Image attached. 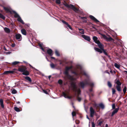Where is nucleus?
Listing matches in <instances>:
<instances>
[{"label":"nucleus","mask_w":127,"mask_h":127,"mask_svg":"<svg viewBox=\"0 0 127 127\" xmlns=\"http://www.w3.org/2000/svg\"><path fill=\"white\" fill-rule=\"evenodd\" d=\"M71 89L75 92V95L77 97V100L79 101H80L81 98L79 96L80 92V89L77 87L75 83L73 82L71 83Z\"/></svg>","instance_id":"obj_1"},{"label":"nucleus","mask_w":127,"mask_h":127,"mask_svg":"<svg viewBox=\"0 0 127 127\" xmlns=\"http://www.w3.org/2000/svg\"><path fill=\"white\" fill-rule=\"evenodd\" d=\"M77 67L79 70V71L77 70L76 72H73V73L75 74L76 75H78L81 74L85 75L87 77H88V75L82 69V67L81 65H78L77 66Z\"/></svg>","instance_id":"obj_2"},{"label":"nucleus","mask_w":127,"mask_h":127,"mask_svg":"<svg viewBox=\"0 0 127 127\" xmlns=\"http://www.w3.org/2000/svg\"><path fill=\"white\" fill-rule=\"evenodd\" d=\"M88 84H89L91 87L94 86V84L92 83L91 82L89 79L85 80L84 82H81L79 85L81 87L84 88V86Z\"/></svg>","instance_id":"obj_3"},{"label":"nucleus","mask_w":127,"mask_h":127,"mask_svg":"<svg viewBox=\"0 0 127 127\" xmlns=\"http://www.w3.org/2000/svg\"><path fill=\"white\" fill-rule=\"evenodd\" d=\"M72 68L71 67H66L65 68V70L64 72V74H65V76L68 79H69L71 80H73L75 79H74L73 77L69 75L68 74V71L71 68Z\"/></svg>","instance_id":"obj_4"},{"label":"nucleus","mask_w":127,"mask_h":127,"mask_svg":"<svg viewBox=\"0 0 127 127\" xmlns=\"http://www.w3.org/2000/svg\"><path fill=\"white\" fill-rule=\"evenodd\" d=\"M27 68L25 67H22L18 68V71L23 72L22 74L25 75H28L29 74V72L27 70Z\"/></svg>","instance_id":"obj_5"},{"label":"nucleus","mask_w":127,"mask_h":127,"mask_svg":"<svg viewBox=\"0 0 127 127\" xmlns=\"http://www.w3.org/2000/svg\"><path fill=\"white\" fill-rule=\"evenodd\" d=\"M64 5L67 8L72 9L76 12H77L79 11L78 9L75 7V6L72 4H68L67 3H65L64 4Z\"/></svg>","instance_id":"obj_6"},{"label":"nucleus","mask_w":127,"mask_h":127,"mask_svg":"<svg viewBox=\"0 0 127 127\" xmlns=\"http://www.w3.org/2000/svg\"><path fill=\"white\" fill-rule=\"evenodd\" d=\"M14 17L16 18H17V20L18 21L20 22L23 24H24V23L23 21L21 19L20 17L19 16V15L16 12H14Z\"/></svg>","instance_id":"obj_7"},{"label":"nucleus","mask_w":127,"mask_h":127,"mask_svg":"<svg viewBox=\"0 0 127 127\" xmlns=\"http://www.w3.org/2000/svg\"><path fill=\"white\" fill-rule=\"evenodd\" d=\"M15 37L16 39L19 41H20L21 40L22 37L21 35L20 34H16Z\"/></svg>","instance_id":"obj_8"},{"label":"nucleus","mask_w":127,"mask_h":127,"mask_svg":"<svg viewBox=\"0 0 127 127\" xmlns=\"http://www.w3.org/2000/svg\"><path fill=\"white\" fill-rule=\"evenodd\" d=\"M90 115L91 117H92L95 114V111L93 108L91 107L90 108Z\"/></svg>","instance_id":"obj_9"},{"label":"nucleus","mask_w":127,"mask_h":127,"mask_svg":"<svg viewBox=\"0 0 127 127\" xmlns=\"http://www.w3.org/2000/svg\"><path fill=\"white\" fill-rule=\"evenodd\" d=\"M82 36L86 40H87L89 41H90L91 39L89 36L86 35H83Z\"/></svg>","instance_id":"obj_10"},{"label":"nucleus","mask_w":127,"mask_h":127,"mask_svg":"<svg viewBox=\"0 0 127 127\" xmlns=\"http://www.w3.org/2000/svg\"><path fill=\"white\" fill-rule=\"evenodd\" d=\"M98 47L101 50H104V45L101 43L100 42L97 43Z\"/></svg>","instance_id":"obj_11"},{"label":"nucleus","mask_w":127,"mask_h":127,"mask_svg":"<svg viewBox=\"0 0 127 127\" xmlns=\"http://www.w3.org/2000/svg\"><path fill=\"white\" fill-rule=\"evenodd\" d=\"M63 95L65 98H68V99H71L72 98V97L71 96H68L67 94L64 92H63Z\"/></svg>","instance_id":"obj_12"},{"label":"nucleus","mask_w":127,"mask_h":127,"mask_svg":"<svg viewBox=\"0 0 127 127\" xmlns=\"http://www.w3.org/2000/svg\"><path fill=\"white\" fill-rule=\"evenodd\" d=\"M62 21L63 23L65 24L70 29L72 30V28L67 22L63 20H62Z\"/></svg>","instance_id":"obj_13"},{"label":"nucleus","mask_w":127,"mask_h":127,"mask_svg":"<svg viewBox=\"0 0 127 127\" xmlns=\"http://www.w3.org/2000/svg\"><path fill=\"white\" fill-rule=\"evenodd\" d=\"M93 39L94 40V41L95 42V43L96 44L99 43V42H100L99 40H98L97 38L95 36H93Z\"/></svg>","instance_id":"obj_14"},{"label":"nucleus","mask_w":127,"mask_h":127,"mask_svg":"<svg viewBox=\"0 0 127 127\" xmlns=\"http://www.w3.org/2000/svg\"><path fill=\"white\" fill-rule=\"evenodd\" d=\"M90 18L93 20L96 23L99 22V21L97 20L96 18H95L92 15H90L89 16Z\"/></svg>","instance_id":"obj_15"},{"label":"nucleus","mask_w":127,"mask_h":127,"mask_svg":"<svg viewBox=\"0 0 127 127\" xmlns=\"http://www.w3.org/2000/svg\"><path fill=\"white\" fill-rule=\"evenodd\" d=\"M119 107H118L116 108L114 110L112 113L111 116H113L115 114L117 113L119 110Z\"/></svg>","instance_id":"obj_16"},{"label":"nucleus","mask_w":127,"mask_h":127,"mask_svg":"<svg viewBox=\"0 0 127 127\" xmlns=\"http://www.w3.org/2000/svg\"><path fill=\"white\" fill-rule=\"evenodd\" d=\"M48 53L50 55L52 56L53 55L52 51L51 49H49L47 50Z\"/></svg>","instance_id":"obj_17"},{"label":"nucleus","mask_w":127,"mask_h":127,"mask_svg":"<svg viewBox=\"0 0 127 127\" xmlns=\"http://www.w3.org/2000/svg\"><path fill=\"white\" fill-rule=\"evenodd\" d=\"M94 49L96 51L99 52L100 53H101L102 52V50L101 49H100L97 48L95 47L94 48Z\"/></svg>","instance_id":"obj_18"},{"label":"nucleus","mask_w":127,"mask_h":127,"mask_svg":"<svg viewBox=\"0 0 127 127\" xmlns=\"http://www.w3.org/2000/svg\"><path fill=\"white\" fill-rule=\"evenodd\" d=\"M4 31L7 33H9L10 32V30L9 29L7 28H4Z\"/></svg>","instance_id":"obj_19"},{"label":"nucleus","mask_w":127,"mask_h":127,"mask_svg":"<svg viewBox=\"0 0 127 127\" xmlns=\"http://www.w3.org/2000/svg\"><path fill=\"white\" fill-rule=\"evenodd\" d=\"M0 103L1 107L2 108H4V106L3 104V101L1 99H0Z\"/></svg>","instance_id":"obj_20"},{"label":"nucleus","mask_w":127,"mask_h":127,"mask_svg":"<svg viewBox=\"0 0 127 127\" xmlns=\"http://www.w3.org/2000/svg\"><path fill=\"white\" fill-rule=\"evenodd\" d=\"M22 33L23 35H26V32L25 29H22L21 30Z\"/></svg>","instance_id":"obj_21"},{"label":"nucleus","mask_w":127,"mask_h":127,"mask_svg":"<svg viewBox=\"0 0 127 127\" xmlns=\"http://www.w3.org/2000/svg\"><path fill=\"white\" fill-rule=\"evenodd\" d=\"M3 8L5 11L7 12H8L10 11V7H3Z\"/></svg>","instance_id":"obj_22"},{"label":"nucleus","mask_w":127,"mask_h":127,"mask_svg":"<svg viewBox=\"0 0 127 127\" xmlns=\"http://www.w3.org/2000/svg\"><path fill=\"white\" fill-rule=\"evenodd\" d=\"M115 83L117 85V86H120L121 85V83L120 82L119 80H117Z\"/></svg>","instance_id":"obj_23"},{"label":"nucleus","mask_w":127,"mask_h":127,"mask_svg":"<svg viewBox=\"0 0 127 127\" xmlns=\"http://www.w3.org/2000/svg\"><path fill=\"white\" fill-rule=\"evenodd\" d=\"M116 88L117 91L119 92H120L121 91V87L120 86H116Z\"/></svg>","instance_id":"obj_24"},{"label":"nucleus","mask_w":127,"mask_h":127,"mask_svg":"<svg viewBox=\"0 0 127 127\" xmlns=\"http://www.w3.org/2000/svg\"><path fill=\"white\" fill-rule=\"evenodd\" d=\"M79 30L80 31V33L81 34H83L84 33V30L82 29H79Z\"/></svg>","instance_id":"obj_25"},{"label":"nucleus","mask_w":127,"mask_h":127,"mask_svg":"<svg viewBox=\"0 0 127 127\" xmlns=\"http://www.w3.org/2000/svg\"><path fill=\"white\" fill-rule=\"evenodd\" d=\"M112 38L110 37H107L105 39V40H106L107 41H110L112 40Z\"/></svg>","instance_id":"obj_26"},{"label":"nucleus","mask_w":127,"mask_h":127,"mask_svg":"<svg viewBox=\"0 0 127 127\" xmlns=\"http://www.w3.org/2000/svg\"><path fill=\"white\" fill-rule=\"evenodd\" d=\"M25 79L27 80L29 82H31V78L29 77H25Z\"/></svg>","instance_id":"obj_27"},{"label":"nucleus","mask_w":127,"mask_h":127,"mask_svg":"<svg viewBox=\"0 0 127 127\" xmlns=\"http://www.w3.org/2000/svg\"><path fill=\"white\" fill-rule=\"evenodd\" d=\"M115 66L117 68L119 69L120 68V65L117 64L115 63L114 64Z\"/></svg>","instance_id":"obj_28"},{"label":"nucleus","mask_w":127,"mask_h":127,"mask_svg":"<svg viewBox=\"0 0 127 127\" xmlns=\"http://www.w3.org/2000/svg\"><path fill=\"white\" fill-rule=\"evenodd\" d=\"M99 106L102 109L104 108V105L102 103H101L99 105Z\"/></svg>","instance_id":"obj_29"},{"label":"nucleus","mask_w":127,"mask_h":127,"mask_svg":"<svg viewBox=\"0 0 127 127\" xmlns=\"http://www.w3.org/2000/svg\"><path fill=\"white\" fill-rule=\"evenodd\" d=\"M17 93V92L14 89H13L12 91V93L13 94H15L16 93Z\"/></svg>","instance_id":"obj_30"},{"label":"nucleus","mask_w":127,"mask_h":127,"mask_svg":"<svg viewBox=\"0 0 127 127\" xmlns=\"http://www.w3.org/2000/svg\"><path fill=\"white\" fill-rule=\"evenodd\" d=\"M0 18L3 19H4L5 18V17L1 13H0Z\"/></svg>","instance_id":"obj_31"},{"label":"nucleus","mask_w":127,"mask_h":127,"mask_svg":"<svg viewBox=\"0 0 127 127\" xmlns=\"http://www.w3.org/2000/svg\"><path fill=\"white\" fill-rule=\"evenodd\" d=\"M51 67L52 68H54L55 66V65L53 63H51L50 64Z\"/></svg>","instance_id":"obj_32"},{"label":"nucleus","mask_w":127,"mask_h":127,"mask_svg":"<svg viewBox=\"0 0 127 127\" xmlns=\"http://www.w3.org/2000/svg\"><path fill=\"white\" fill-rule=\"evenodd\" d=\"M126 91L127 88L125 86L124 87L123 90V91L124 94H125L126 93Z\"/></svg>","instance_id":"obj_33"},{"label":"nucleus","mask_w":127,"mask_h":127,"mask_svg":"<svg viewBox=\"0 0 127 127\" xmlns=\"http://www.w3.org/2000/svg\"><path fill=\"white\" fill-rule=\"evenodd\" d=\"M19 63V62L15 61L12 63V64L13 65H15Z\"/></svg>","instance_id":"obj_34"},{"label":"nucleus","mask_w":127,"mask_h":127,"mask_svg":"<svg viewBox=\"0 0 127 127\" xmlns=\"http://www.w3.org/2000/svg\"><path fill=\"white\" fill-rule=\"evenodd\" d=\"M108 85L109 87H111L112 86L111 83L109 81L108 82Z\"/></svg>","instance_id":"obj_35"},{"label":"nucleus","mask_w":127,"mask_h":127,"mask_svg":"<svg viewBox=\"0 0 127 127\" xmlns=\"http://www.w3.org/2000/svg\"><path fill=\"white\" fill-rule=\"evenodd\" d=\"M14 109L16 111L19 112V108L17 107H14Z\"/></svg>","instance_id":"obj_36"},{"label":"nucleus","mask_w":127,"mask_h":127,"mask_svg":"<svg viewBox=\"0 0 127 127\" xmlns=\"http://www.w3.org/2000/svg\"><path fill=\"white\" fill-rule=\"evenodd\" d=\"M56 3L58 4H60L61 3L60 0H56Z\"/></svg>","instance_id":"obj_37"},{"label":"nucleus","mask_w":127,"mask_h":127,"mask_svg":"<svg viewBox=\"0 0 127 127\" xmlns=\"http://www.w3.org/2000/svg\"><path fill=\"white\" fill-rule=\"evenodd\" d=\"M81 18L83 19L84 20L83 21L84 22H87V19L85 17H82Z\"/></svg>","instance_id":"obj_38"},{"label":"nucleus","mask_w":127,"mask_h":127,"mask_svg":"<svg viewBox=\"0 0 127 127\" xmlns=\"http://www.w3.org/2000/svg\"><path fill=\"white\" fill-rule=\"evenodd\" d=\"M55 53L56 55L58 56H59L60 55L57 50H56L55 51Z\"/></svg>","instance_id":"obj_39"},{"label":"nucleus","mask_w":127,"mask_h":127,"mask_svg":"<svg viewBox=\"0 0 127 127\" xmlns=\"http://www.w3.org/2000/svg\"><path fill=\"white\" fill-rule=\"evenodd\" d=\"M58 82L60 85L62 83V81L61 80H59L58 81Z\"/></svg>","instance_id":"obj_40"},{"label":"nucleus","mask_w":127,"mask_h":127,"mask_svg":"<svg viewBox=\"0 0 127 127\" xmlns=\"http://www.w3.org/2000/svg\"><path fill=\"white\" fill-rule=\"evenodd\" d=\"M72 115L73 117L75 116L76 115V113L74 111L72 112Z\"/></svg>","instance_id":"obj_41"},{"label":"nucleus","mask_w":127,"mask_h":127,"mask_svg":"<svg viewBox=\"0 0 127 127\" xmlns=\"http://www.w3.org/2000/svg\"><path fill=\"white\" fill-rule=\"evenodd\" d=\"M102 51H103L104 54L106 55H107V53L105 52V50L104 49V50H102Z\"/></svg>","instance_id":"obj_42"},{"label":"nucleus","mask_w":127,"mask_h":127,"mask_svg":"<svg viewBox=\"0 0 127 127\" xmlns=\"http://www.w3.org/2000/svg\"><path fill=\"white\" fill-rule=\"evenodd\" d=\"M4 73L5 74H9V71H5L4 72Z\"/></svg>","instance_id":"obj_43"},{"label":"nucleus","mask_w":127,"mask_h":127,"mask_svg":"<svg viewBox=\"0 0 127 127\" xmlns=\"http://www.w3.org/2000/svg\"><path fill=\"white\" fill-rule=\"evenodd\" d=\"M112 94H114L115 92L116 91L113 88L112 89Z\"/></svg>","instance_id":"obj_44"},{"label":"nucleus","mask_w":127,"mask_h":127,"mask_svg":"<svg viewBox=\"0 0 127 127\" xmlns=\"http://www.w3.org/2000/svg\"><path fill=\"white\" fill-rule=\"evenodd\" d=\"M115 104H113L112 105V108L113 109H114L115 108Z\"/></svg>","instance_id":"obj_45"},{"label":"nucleus","mask_w":127,"mask_h":127,"mask_svg":"<svg viewBox=\"0 0 127 127\" xmlns=\"http://www.w3.org/2000/svg\"><path fill=\"white\" fill-rule=\"evenodd\" d=\"M11 52H5V53L6 55L9 54L11 53Z\"/></svg>","instance_id":"obj_46"},{"label":"nucleus","mask_w":127,"mask_h":127,"mask_svg":"<svg viewBox=\"0 0 127 127\" xmlns=\"http://www.w3.org/2000/svg\"><path fill=\"white\" fill-rule=\"evenodd\" d=\"M103 37L105 39L107 37L104 35H102Z\"/></svg>","instance_id":"obj_47"},{"label":"nucleus","mask_w":127,"mask_h":127,"mask_svg":"<svg viewBox=\"0 0 127 127\" xmlns=\"http://www.w3.org/2000/svg\"><path fill=\"white\" fill-rule=\"evenodd\" d=\"M15 43H13V44H12L11 45V46L12 47H13L15 46Z\"/></svg>","instance_id":"obj_48"},{"label":"nucleus","mask_w":127,"mask_h":127,"mask_svg":"<svg viewBox=\"0 0 127 127\" xmlns=\"http://www.w3.org/2000/svg\"><path fill=\"white\" fill-rule=\"evenodd\" d=\"M92 127H95V125L93 122L92 123Z\"/></svg>","instance_id":"obj_49"},{"label":"nucleus","mask_w":127,"mask_h":127,"mask_svg":"<svg viewBox=\"0 0 127 127\" xmlns=\"http://www.w3.org/2000/svg\"><path fill=\"white\" fill-rule=\"evenodd\" d=\"M14 72L13 71H9V73H13Z\"/></svg>","instance_id":"obj_50"},{"label":"nucleus","mask_w":127,"mask_h":127,"mask_svg":"<svg viewBox=\"0 0 127 127\" xmlns=\"http://www.w3.org/2000/svg\"><path fill=\"white\" fill-rule=\"evenodd\" d=\"M39 46L41 47V49L42 50V51H44V49L42 47L41 45L40 44L39 45Z\"/></svg>","instance_id":"obj_51"},{"label":"nucleus","mask_w":127,"mask_h":127,"mask_svg":"<svg viewBox=\"0 0 127 127\" xmlns=\"http://www.w3.org/2000/svg\"><path fill=\"white\" fill-rule=\"evenodd\" d=\"M102 123V121H99L98 123V125H100Z\"/></svg>","instance_id":"obj_52"},{"label":"nucleus","mask_w":127,"mask_h":127,"mask_svg":"<svg viewBox=\"0 0 127 127\" xmlns=\"http://www.w3.org/2000/svg\"><path fill=\"white\" fill-rule=\"evenodd\" d=\"M75 122L76 124H78L79 123V121L78 120H76L75 121Z\"/></svg>","instance_id":"obj_53"},{"label":"nucleus","mask_w":127,"mask_h":127,"mask_svg":"<svg viewBox=\"0 0 127 127\" xmlns=\"http://www.w3.org/2000/svg\"><path fill=\"white\" fill-rule=\"evenodd\" d=\"M43 92H44V93H45V94H48V93L47 92L45 91V90H43Z\"/></svg>","instance_id":"obj_54"},{"label":"nucleus","mask_w":127,"mask_h":127,"mask_svg":"<svg viewBox=\"0 0 127 127\" xmlns=\"http://www.w3.org/2000/svg\"><path fill=\"white\" fill-rule=\"evenodd\" d=\"M51 77V75H49L48 76V78L49 80L50 79V78Z\"/></svg>","instance_id":"obj_55"},{"label":"nucleus","mask_w":127,"mask_h":127,"mask_svg":"<svg viewBox=\"0 0 127 127\" xmlns=\"http://www.w3.org/2000/svg\"><path fill=\"white\" fill-rule=\"evenodd\" d=\"M108 125L107 124H106L105 126V127H108Z\"/></svg>","instance_id":"obj_56"},{"label":"nucleus","mask_w":127,"mask_h":127,"mask_svg":"<svg viewBox=\"0 0 127 127\" xmlns=\"http://www.w3.org/2000/svg\"><path fill=\"white\" fill-rule=\"evenodd\" d=\"M105 72L107 73H108V74H109V73L108 72V71H105Z\"/></svg>","instance_id":"obj_57"},{"label":"nucleus","mask_w":127,"mask_h":127,"mask_svg":"<svg viewBox=\"0 0 127 127\" xmlns=\"http://www.w3.org/2000/svg\"><path fill=\"white\" fill-rule=\"evenodd\" d=\"M86 116H87V118L89 120V119L88 116V115H87Z\"/></svg>","instance_id":"obj_58"},{"label":"nucleus","mask_w":127,"mask_h":127,"mask_svg":"<svg viewBox=\"0 0 127 127\" xmlns=\"http://www.w3.org/2000/svg\"><path fill=\"white\" fill-rule=\"evenodd\" d=\"M51 58L52 59H55V58L53 57H51Z\"/></svg>","instance_id":"obj_59"},{"label":"nucleus","mask_w":127,"mask_h":127,"mask_svg":"<svg viewBox=\"0 0 127 127\" xmlns=\"http://www.w3.org/2000/svg\"><path fill=\"white\" fill-rule=\"evenodd\" d=\"M92 89H91L90 90V92H92Z\"/></svg>","instance_id":"obj_60"},{"label":"nucleus","mask_w":127,"mask_h":127,"mask_svg":"<svg viewBox=\"0 0 127 127\" xmlns=\"http://www.w3.org/2000/svg\"><path fill=\"white\" fill-rule=\"evenodd\" d=\"M17 103H20V102L19 101H18L17 102Z\"/></svg>","instance_id":"obj_61"},{"label":"nucleus","mask_w":127,"mask_h":127,"mask_svg":"<svg viewBox=\"0 0 127 127\" xmlns=\"http://www.w3.org/2000/svg\"><path fill=\"white\" fill-rule=\"evenodd\" d=\"M4 50H6V49L5 48H4Z\"/></svg>","instance_id":"obj_62"},{"label":"nucleus","mask_w":127,"mask_h":127,"mask_svg":"<svg viewBox=\"0 0 127 127\" xmlns=\"http://www.w3.org/2000/svg\"><path fill=\"white\" fill-rule=\"evenodd\" d=\"M46 59H47V60L48 61V59H47V58L46 57Z\"/></svg>","instance_id":"obj_63"},{"label":"nucleus","mask_w":127,"mask_h":127,"mask_svg":"<svg viewBox=\"0 0 127 127\" xmlns=\"http://www.w3.org/2000/svg\"><path fill=\"white\" fill-rule=\"evenodd\" d=\"M125 71V72H126L127 73V71Z\"/></svg>","instance_id":"obj_64"}]
</instances>
